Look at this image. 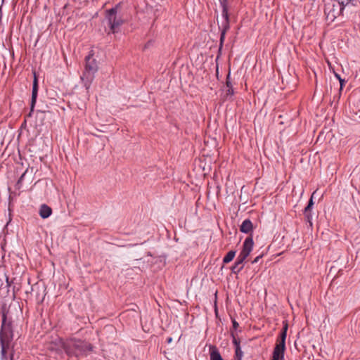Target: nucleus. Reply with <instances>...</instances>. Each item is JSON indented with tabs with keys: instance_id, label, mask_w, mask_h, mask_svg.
I'll return each instance as SVG.
<instances>
[{
	"instance_id": "1",
	"label": "nucleus",
	"mask_w": 360,
	"mask_h": 360,
	"mask_svg": "<svg viewBox=\"0 0 360 360\" xmlns=\"http://www.w3.org/2000/svg\"><path fill=\"white\" fill-rule=\"evenodd\" d=\"M13 339L12 320L8 318L7 312L2 314L1 327L0 330L1 354L2 360H7V354Z\"/></svg>"
},
{
	"instance_id": "2",
	"label": "nucleus",
	"mask_w": 360,
	"mask_h": 360,
	"mask_svg": "<svg viewBox=\"0 0 360 360\" xmlns=\"http://www.w3.org/2000/svg\"><path fill=\"white\" fill-rule=\"evenodd\" d=\"M63 348L69 356L77 359L86 356L93 349V346L81 340L71 339L63 344Z\"/></svg>"
},
{
	"instance_id": "3",
	"label": "nucleus",
	"mask_w": 360,
	"mask_h": 360,
	"mask_svg": "<svg viewBox=\"0 0 360 360\" xmlns=\"http://www.w3.org/2000/svg\"><path fill=\"white\" fill-rule=\"evenodd\" d=\"M98 70V65L95 58H93V53H90L85 58V68L81 76V80L84 86L88 91L95 77V73Z\"/></svg>"
},
{
	"instance_id": "4",
	"label": "nucleus",
	"mask_w": 360,
	"mask_h": 360,
	"mask_svg": "<svg viewBox=\"0 0 360 360\" xmlns=\"http://www.w3.org/2000/svg\"><path fill=\"white\" fill-rule=\"evenodd\" d=\"M117 6L106 11L105 18L112 33L118 32L120 26L123 23V20L121 18L117 17Z\"/></svg>"
},
{
	"instance_id": "5",
	"label": "nucleus",
	"mask_w": 360,
	"mask_h": 360,
	"mask_svg": "<svg viewBox=\"0 0 360 360\" xmlns=\"http://www.w3.org/2000/svg\"><path fill=\"white\" fill-rule=\"evenodd\" d=\"M345 6L342 5H335L334 4H327L325 5L324 13L326 19L330 22H333L338 16L342 14Z\"/></svg>"
},
{
	"instance_id": "6",
	"label": "nucleus",
	"mask_w": 360,
	"mask_h": 360,
	"mask_svg": "<svg viewBox=\"0 0 360 360\" xmlns=\"http://www.w3.org/2000/svg\"><path fill=\"white\" fill-rule=\"evenodd\" d=\"M253 245L252 238L251 236L246 238L243 243V249L239 255L246 259L251 252Z\"/></svg>"
},
{
	"instance_id": "7",
	"label": "nucleus",
	"mask_w": 360,
	"mask_h": 360,
	"mask_svg": "<svg viewBox=\"0 0 360 360\" xmlns=\"http://www.w3.org/2000/svg\"><path fill=\"white\" fill-rule=\"evenodd\" d=\"M38 94V81L36 75H34V81H33V85H32V98H31V103H30V112L29 114V116H31L32 112L34 110L36 102H37V98Z\"/></svg>"
},
{
	"instance_id": "8",
	"label": "nucleus",
	"mask_w": 360,
	"mask_h": 360,
	"mask_svg": "<svg viewBox=\"0 0 360 360\" xmlns=\"http://www.w3.org/2000/svg\"><path fill=\"white\" fill-rule=\"evenodd\" d=\"M231 335L233 338V343L235 346V359L241 360L243 356V352L240 346V340L236 338V334L232 330H231Z\"/></svg>"
},
{
	"instance_id": "9",
	"label": "nucleus",
	"mask_w": 360,
	"mask_h": 360,
	"mask_svg": "<svg viewBox=\"0 0 360 360\" xmlns=\"http://www.w3.org/2000/svg\"><path fill=\"white\" fill-rule=\"evenodd\" d=\"M285 346L276 343L273 352L272 360H283L284 358V352Z\"/></svg>"
},
{
	"instance_id": "10",
	"label": "nucleus",
	"mask_w": 360,
	"mask_h": 360,
	"mask_svg": "<svg viewBox=\"0 0 360 360\" xmlns=\"http://www.w3.org/2000/svg\"><path fill=\"white\" fill-rule=\"evenodd\" d=\"M245 260V258L239 255L234 265L231 267L232 273L238 274L243 269V262Z\"/></svg>"
},
{
	"instance_id": "11",
	"label": "nucleus",
	"mask_w": 360,
	"mask_h": 360,
	"mask_svg": "<svg viewBox=\"0 0 360 360\" xmlns=\"http://www.w3.org/2000/svg\"><path fill=\"white\" fill-rule=\"evenodd\" d=\"M39 215L42 219L49 217L52 214V209L46 204H42L39 208Z\"/></svg>"
},
{
	"instance_id": "12",
	"label": "nucleus",
	"mask_w": 360,
	"mask_h": 360,
	"mask_svg": "<svg viewBox=\"0 0 360 360\" xmlns=\"http://www.w3.org/2000/svg\"><path fill=\"white\" fill-rule=\"evenodd\" d=\"M287 330H288V324L285 323L283 326V327L280 333V335L276 340L277 344L285 346V339H286V336H287Z\"/></svg>"
},
{
	"instance_id": "13",
	"label": "nucleus",
	"mask_w": 360,
	"mask_h": 360,
	"mask_svg": "<svg viewBox=\"0 0 360 360\" xmlns=\"http://www.w3.org/2000/svg\"><path fill=\"white\" fill-rule=\"evenodd\" d=\"M252 223L250 219H245L243 221L240 227V231L245 233H248L252 230Z\"/></svg>"
},
{
	"instance_id": "14",
	"label": "nucleus",
	"mask_w": 360,
	"mask_h": 360,
	"mask_svg": "<svg viewBox=\"0 0 360 360\" xmlns=\"http://www.w3.org/2000/svg\"><path fill=\"white\" fill-rule=\"evenodd\" d=\"M210 360H223L220 353L215 346H210Z\"/></svg>"
},
{
	"instance_id": "15",
	"label": "nucleus",
	"mask_w": 360,
	"mask_h": 360,
	"mask_svg": "<svg viewBox=\"0 0 360 360\" xmlns=\"http://www.w3.org/2000/svg\"><path fill=\"white\" fill-rule=\"evenodd\" d=\"M221 5L222 7V16L225 18L226 22L229 21V13H228V1L223 0L221 2Z\"/></svg>"
},
{
	"instance_id": "16",
	"label": "nucleus",
	"mask_w": 360,
	"mask_h": 360,
	"mask_svg": "<svg viewBox=\"0 0 360 360\" xmlns=\"http://www.w3.org/2000/svg\"><path fill=\"white\" fill-rule=\"evenodd\" d=\"M236 251L235 250H231L229 251L226 255V256L224 257L223 259V262L225 263V264H227L230 262H231L235 255H236Z\"/></svg>"
},
{
	"instance_id": "17",
	"label": "nucleus",
	"mask_w": 360,
	"mask_h": 360,
	"mask_svg": "<svg viewBox=\"0 0 360 360\" xmlns=\"http://www.w3.org/2000/svg\"><path fill=\"white\" fill-rule=\"evenodd\" d=\"M313 205H314V202H313V199H312V197H311L309 199V202H308V205L304 208V213H307V212H310L311 213V210L312 209Z\"/></svg>"
},
{
	"instance_id": "18",
	"label": "nucleus",
	"mask_w": 360,
	"mask_h": 360,
	"mask_svg": "<svg viewBox=\"0 0 360 360\" xmlns=\"http://www.w3.org/2000/svg\"><path fill=\"white\" fill-rule=\"evenodd\" d=\"M304 217H305V219H306L307 222H308L309 224V226L311 227L312 226V221H311L312 217H311V214L310 212L304 213Z\"/></svg>"
},
{
	"instance_id": "19",
	"label": "nucleus",
	"mask_w": 360,
	"mask_h": 360,
	"mask_svg": "<svg viewBox=\"0 0 360 360\" xmlns=\"http://www.w3.org/2000/svg\"><path fill=\"white\" fill-rule=\"evenodd\" d=\"M338 3V4L342 5L345 7L349 3H350L352 0H335Z\"/></svg>"
},
{
	"instance_id": "20",
	"label": "nucleus",
	"mask_w": 360,
	"mask_h": 360,
	"mask_svg": "<svg viewBox=\"0 0 360 360\" xmlns=\"http://www.w3.org/2000/svg\"><path fill=\"white\" fill-rule=\"evenodd\" d=\"M200 162H201V160H200V158L195 160V167L194 170H197V171H200V167H201Z\"/></svg>"
},
{
	"instance_id": "21",
	"label": "nucleus",
	"mask_w": 360,
	"mask_h": 360,
	"mask_svg": "<svg viewBox=\"0 0 360 360\" xmlns=\"http://www.w3.org/2000/svg\"><path fill=\"white\" fill-rule=\"evenodd\" d=\"M339 82H340V89H339L340 93H339L338 98L340 97L341 91H342V89H343V86H344L346 81L344 79H341L339 80Z\"/></svg>"
},
{
	"instance_id": "22",
	"label": "nucleus",
	"mask_w": 360,
	"mask_h": 360,
	"mask_svg": "<svg viewBox=\"0 0 360 360\" xmlns=\"http://www.w3.org/2000/svg\"><path fill=\"white\" fill-rule=\"evenodd\" d=\"M232 323H233V329L236 330L239 327L238 323L235 319H232Z\"/></svg>"
},
{
	"instance_id": "23",
	"label": "nucleus",
	"mask_w": 360,
	"mask_h": 360,
	"mask_svg": "<svg viewBox=\"0 0 360 360\" xmlns=\"http://www.w3.org/2000/svg\"><path fill=\"white\" fill-rule=\"evenodd\" d=\"M233 87L231 86L227 90V95H233Z\"/></svg>"
},
{
	"instance_id": "24",
	"label": "nucleus",
	"mask_w": 360,
	"mask_h": 360,
	"mask_svg": "<svg viewBox=\"0 0 360 360\" xmlns=\"http://www.w3.org/2000/svg\"><path fill=\"white\" fill-rule=\"evenodd\" d=\"M229 75L227 77L226 86L228 88H230L231 86H232V85H231V82L229 81Z\"/></svg>"
},
{
	"instance_id": "25",
	"label": "nucleus",
	"mask_w": 360,
	"mask_h": 360,
	"mask_svg": "<svg viewBox=\"0 0 360 360\" xmlns=\"http://www.w3.org/2000/svg\"><path fill=\"white\" fill-rule=\"evenodd\" d=\"M25 173H26V172H24V173L21 175V176L20 177V179H19L18 181V184H20V183L22 181V179H23V178H24V176H25Z\"/></svg>"
},
{
	"instance_id": "26",
	"label": "nucleus",
	"mask_w": 360,
	"mask_h": 360,
	"mask_svg": "<svg viewBox=\"0 0 360 360\" xmlns=\"http://www.w3.org/2000/svg\"><path fill=\"white\" fill-rule=\"evenodd\" d=\"M262 257V256H258L253 261H252V263L255 264V263H257L259 262V259Z\"/></svg>"
},
{
	"instance_id": "27",
	"label": "nucleus",
	"mask_w": 360,
	"mask_h": 360,
	"mask_svg": "<svg viewBox=\"0 0 360 360\" xmlns=\"http://www.w3.org/2000/svg\"><path fill=\"white\" fill-rule=\"evenodd\" d=\"M335 77L338 80H340V79H342V78H341V77L340 76V75H339V74H338V73H336V72H335Z\"/></svg>"
},
{
	"instance_id": "28",
	"label": "nucleus",
	"mask_w": 360,
	"mask_h": 360,
	"mask_svg": "<svg viewBox=\"0 0 360 360\" xmlns=\"http://www.w3.org/2000/svg\"><path fill=\"white\" fill-rule=\"evenodd\" d=\"M200 198L198 199L197 202H196V206L198 207L200 206V205L201 204L200 203Z\"/></svg>"
},
{
	"instance_id": "29",
	"label": "nucleus",
	"mask_w": 360,
	"mask_h": 360,
	"mask_svg": "<svg viewBox=\"0 0 360 360\" xmlns=\"http://www.w3.org/2000/svg\"><path fill=\"white\" fill-rule=\"evenodd\" d=\"M172 338H169L167 339V342H172Z\"/></svg>"
},
{
	"instance_id": "30",
	"label": "nucleus",
	"mask_w": 360,
	"mask_h": 360,
	"mask_svg": "<svg viewBox=\"0 0 360 360\" xmlns=\"http://www.w3.org/2000/svg\"><path fill=\"white\" fill-rule=\"evenodd\" d=\"M6 282L8 283V278H6Z\"/></svg>"
}]
</instances>
